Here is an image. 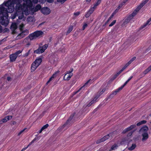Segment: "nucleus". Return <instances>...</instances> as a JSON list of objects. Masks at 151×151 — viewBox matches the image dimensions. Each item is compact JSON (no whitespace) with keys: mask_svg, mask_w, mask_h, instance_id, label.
<instances>
[{"mask_svg":"<svg viewBox=\"0 0 151 151\" xmlns=\"http://www.w3.org/2000/svg\"><path fill=\"white\" fill-rule=\"evenodd\" d=\"M29 6L26 5L24 3L23 5L21 4L16 5L15 6V10L16 13L19 14V19H22L24 17V14L25 15H29L30 13V11L29 9Z\"/></svg>","mask_w":151,"mask_h":151,"instance_id":"obj_1","label":"nucleus"},{"mask_svg":"<svg viewBox=\"0 0 151 151\" xmlns=\"http://www.w3.org/2000/svg\"><path fill=\"white\" fill-rule=\"evenodd\" d=\"M8 12H9V11L4 7L3 4L1 5L0 7V15L2 14V16L0 17V23L5 26H6L9 22Z\"/></svg>","mask_w":151,"mask_h":151,"instance_id":"obj_2","label":"nucleus"},{"mask_svg":"<svg viewBox=\"0 0 151 151\" xmlns=\"http://www.w3.org/2000/svg\"><path fill=\"white\" fill-rule=\"evenodd\" d=\"M22 0H12V1H7L5 4L4 5L7 7L6 9L9 11V13L13 12L14 9V4H20Z\"/></svg>","mask_w":151,"mask_h":151,"instance_id":"obj_3","label":"nucleus"},{"mask_svg":"<svg viewBox=\"0 0 151 151\" xmlns=\"http://www.w3.org/2000/svg\"><path fill=\"white\" fill-rule=\"evenodd\" d=\"M148 128L146 126L142 127L139 130V133L142 134V141H146L149 137V135L147 133V131Z\"/></svg>","mask_w":151,"mask_h":151,"instance_id":"obj_4","label":"nucleus"},{"mask_svg":"<svg viewBox=\"0 0 151 151\" xmlns=\"http://www.w3.org/2000/svg\"><path fill=\"white\" fill-rule=\"evenodd\" d=\"M43 32L42 31H36L30 34L28 37L26 38L25 40H28L29 39L31 40L35 39L41 36L43 34Z\"/></svg>","mask_w":151,"mask_h":151,"instance_id":"obj_5","label":"nucleus"},{"mask_svg":"<svg viewBox=\"0 0 151 151\" xmlns=\"http://www.w3.org/2000/svg\"><path fill=\"white\" fill-rule=\"evenodd\" d=\"M42 62V60L41 58H38L37 59L32 63L31 65V71H34L36 69L37 67L40 65Z\"/></svg>","mask_w":151,"mask_h":151,"instance_id":"obj_6","label":"nucleus"},{"mask_svg":"<svg viewBox=\"0 0 151 151\" xmlns=\"http://www.w3.org/2000/svg\"><path fill=\"white\" fill-rule=\"evenodd\" d=\"M74 116V114L71 115L69 119L67 120L65 123L62 127L60 129L62 130H65L69 126L70 124V122Z\"/></svg>","mask_w":151,"mask_h":151,"instance_id":"obj_7","label":"nucleus"},{"mask_svg":"<svg viewBox=\"0 0 151 151\" xmlns=\"http://www.w3.org/2000/svg\"><path fill=\"white\" fill-rule=\"evenodd\" d=\"M48 45L45 44L42 46H40L38 49L34 51V53L37 54H40L43 52L47 48Z\"/></svg>","mask_w":151,"mask_h":151,"instance_id":"obj_8","label":"nucleus"},{"mask_svg":"<svg viewBox=\"0 0 151 151\" xmlns=\"http://www.w3.org/2000/svg\"><path fill=\"white\" fill-rule=\"evenodd\" d=\"M41 9V6L40 4L37 5L34 8H32L29 6V9L30 11L29 14H33L35 12H36Z\"/></svg>","mask_w":151,"mask_h":151,"instance_id":"obj_9","label":"nucleus"},{"mask_svg":"<svg viewBox=\"0 0 151 151\" xmlns=\"http://www.w3.org/2000/svg\"><path fill=\"white\" fill-rule=\"evenodd\" d=\"M139 10H138L137 9V8L136 9L134 10L132 14L129 15V16L125 20V22L127 23L129 22L130 20L132 19L133 17H134L137 13V12Z\"/></svg>","mask_w":151,"mask_h":151,"instance_id":"obj_10","label":"nucleus"},{"mask_svg":"<svg viewBox=\"0 0 151 151\" xmlns=\"http://www.w3.org/2000/svg\"><path fill=\"white\" fill-rule=\"evenodd\" d=\"M112 133H110L104 136L100 139L97 140L96 141V143L97 144L99 143L100 142L104 141L106 139L111 138L112 135Z\"/></svg>","mask_w":151,"mask_h":151,"instance_id":"obj_11","label":"nucleus"},{"mask_svg":"<svg viewBox=\"0 0 151 151\" xmlns=\"http://www.w3.org/2000/svg\"><path fill=\"white\" fill-rule=\"evenodd\" d=\"M41 12L43 14L47 15L50 13L51 10L48 7H44L41 9Z\"/></svg>","mask_w":151,"mask_h":151,"instance_id":"obj_12","label":"nucleus"},{"mask_svg":"<svg viewBox=\"0 0 151 151\" xmlns=\"http://www.w3.org/2000/svg\"><path fill=\"white\" fill-rule=\"evenodd\" d=\"M124 87H123V86H122L121 87L116 89L115 91H113L112 93L109 95V98H110L113 97L114 95H116Z\"/></svg>","mask_w":151,"mask_h":151,"instance_id":"obj_13","label":"nucleus"},{"mask_svg":"<svg viewBox=\"0 0 151 151\" xmlns=\"http://www.w3.org/2000/svg\"><path fill=\"white\" fill-rule=\"evenodd\" d=\"M17 28V23L15 22L12 23L11 26V29L13 33H14L15 32V30Z\"/></svg>","mask_w":151,"mask_h":151,"instance_id":"obj_14","label":"nucleus"},{"mask_svg":"<svg viewBox=\"0 0 151 151\" xmlns=\"http://www.w3.org/2000/svg\"><path fill=\"white\" fill-rule=\"evenodd\" d=\"M95 8H95L94 6L93 7L91 8L88 11L87 13L86 14V17L87 18L89 17L91 14L94 11Z\"/></svg>","mask_w":151,"mask_h":151,"instance_id":"obj_15","label":"nucleus"},{"mask_svg":"<svg viewBox=\"0 0 151 151\" xmlns=\"http://www.w3.org/2000/svg\"><path fill=\"white\" fill-rule=\"evenodd\" d=\"M136 126V125H131L129 127L125 129L123 132V133H125L127 132L130 131L132 129L134 128Z\"/></svg>","mask_w":151,"mask_h":151,"instance_id":"obj_16","label":"nucleus"},{"mask_svg":"<svg viewBox=\"0 0 151 151\" xmlns=\"http://www.w3.org/2000/svg\"><path fill=\"white\" fill-rule=\"evenodd\" d=\"M149 0H143L142 3L137 7V9L138 10H139Z\"/></svg>","mask_w":151,"mask_h":151,"instance_id":"obj_17","label":"nucleus"},{"mask_svg":"<svg viewBox=\"0 0 151 151\" xmlns=\"http://www.w3.org/2000/svg\"><path fill=\"white\" fill-rule=\"evenodd\" d=\"M24 1L26 5L29 6V5L30 4L31 2L35 3H37L38 1V0H23Z\"/></svg>","mask_w":151,"mask_h":151,"instance_id":"obj_18","label":"nucleus"},{"mask_svg":"<svg viewBox=\"0 0 151 151\" xmlns=\"http://www.w3.org/2000/svg\"><path fill=\"white\" fill-rule=\"evenodd\" d=\"M150 70H151V65H150L147 69H146L143 72V73L142 74H141V76H142L141 77H142L144 76L146 74H147V73H148Z\"/></svg>","mask_w":151,"mask_h":151,"instance_id":"obj_19","label":"nucleus"},{"mask_svg":"<svg viewBox=\"0 0 151 151\" xmlns=\"http://www.w3.org/2000/svg\"><path fill=\"white\" fill-rule=\"evenodd\" d=\"M26 33V34H25V33L24 32H22L17 36L16 38V39H20L24 37L26 35H27L28 34V32H27Z\"/></svg>","mask_w":151,"mask_h":151,"instance_id":"obj_20","label":"nucleus"},{"mask_svg":"<svg viewBox=\"0 0 151 151\" xmlns=\"http://www.w3.org/2000/svg\"><path fill=\"white\" fill-rule=\"evenodd\" d=\"M99 96V95L98 96H96L95 97V98L93 99V100L88 104H87V106H91L92 104L95 103L96 101L98 99Z\"/></svg>","mask_w":151,"mask_h":151,"instance_id":"obj_21","label":"nucleus"},{"mask_svg":"<svg viewBox=\"0 0 151 151\" xmlns=\"http://www.w3.org/2000/svg\"><path fill=\"white\" fill-rule=\"evenodd\" d=\"M17 56L14 54H12L10 56V61L13 62L15 61Z\"/></svg>","mask_w":151,"mask_h":151,"instance_id":"obj_22","label":"nucleus"},{"mask_svg":"<svg viewBox=\"0 0 151 151\" xmlns=\"http://www.w3.org/2000/svg\"><path fill=\"white\" fill-rule=\"evenodd\" d=\"M91 81V79L89 80L86 83H85L82 86L81 88H80L77 91L75 92V94L77 93L78 92H79L82 89H84L83 88L86 86V85L88 83L90 82V81Z\"/></svg>","mask_w":151,"mask_h":151,"instance_id":"obj_23","label":"nucleus"},{"mask_svg":"<svg viewBox=\"0 0 151 151\" xmlns=\"http://www.w3.org/2000/svg\"><path fill=\"white\" fill-rule=\"evenodd\" d=\"M73 73H71L70 74L67 75V77H66V76H65V75L63 77L64 80L67 81L69 80L73 76Z\"/></svg>","mask_w":151,"mask_h":151,"instance_id":"obj_24","label":"nucleus"},{"mask_svg":"<svg viewBox=\"0 0 151 151\" xmlns=\"http://www.w3.org/2000/svg\"><path fill=\"white\" fill-rule=\"evenodd\" d=\"M27 21L28 22H33L34 21V18L32 16H29L27 19Z\"/></svg>","mask_w":151,"mask_h":151,"instance_id":"obj_25","label":"nucleus"},{"mask_svg":"<svg viewBox=\"0 0 151 151\" xmlns=\"http://www.w3.org/2000/svg\"><path fill=\"white\" fill-rule=\"evenodd\" d=\"M136 146V145L135 144H133L132 146L128 148V149L130 151L134 150Z\"/></svg>","mask_w":151,"mask_h":151,"instance_id":"obj_26","label":"nucleus"},{"mask_svg":"<svg viewBox=\"0 0 151 151\" xmlns=\"http://www.w3.org/2000/svg\"><path fill=\"white\" fill-rule=\"evenodd\" d=\"M73 68H70V70L69 71H67L65 73V76H66L68 74L69 75V74H70L71 73H72V72H73Z\"/></svg>","mask_w":151,"mask_h":151,"instance_id":"obj_27","label":"nucleus"},{"mask_svg":"<svg viewBox=\"0 0 151 151\" xmlns=\"http://www.w3.org/2000/svg\"><path fill=\"white\" fill-rule=\"evenodd\" d=\"M73 29V26H70L67 31L66 35H68L69 33Z\"/></svg>","mask_w":151,"mask_h":151,"instance_id":"obj_28","label":"nucleus"},{"mask_svg":"<svg viewBox=\"0 0 151 151\" xmlns=\"http://www.w3.org/2000/svg\"><path fill=\"white\" fill-rule=\"evenodd\" d=\"M151 24V18L147 22L143 25V27H144L147 24L150 25Z\"/></svg>","mask_w":151,"mask_h":151,"instance_id":"obj_29","label":"nucleus"},{"mask_svg":"<svg viewBox=\"0 0 151 151\" xmlns=\"http://www.w3.org/2000/svg\"><path fill=\"white\" fill-rule=\"evenodd\" d=\"M118 147V146L116 144H114L111 147V149L112 150H115Z\"/></svg>","mask_w":151,"mask_h":151,"instance_id":"obj_30","label":"nucleus"},{"mask_svg":"<svg viewBox=\"0 0 151 151\" xmlns=\"http://www.w3.org/2000/svg\"><path fill=\"white\" fill-rule=\"evenodd\" d=\"M17 16H18L19 17V14L17 13H15L13 15H12L11 16V18L12 19H14Z\"/></svg>","mask_w":151,"mask_h":151,"instance_id":"obj_31","label":"nucleus"},{"mask_svg":"<svg viewBox=\"0 0 151 151\" xmlns=\"http://www.w3.org/2000/svg\"><path fill=\"white\" fill-rule=\"evenodd\" d=\"M133 76H130L128 79L125 82L124 84L122 85V86H123V87H124L128 83V82L132 78Z\"/></svg>","mask_w":151,"mask_h":151,"instance_id":"obj_32","label":"nucleus"},{"mask_svg":"<svg viewBox=\"0 0 151 151\" xmlns=\"http://www.w3.org/2000/svg\"><path fill=\"white\" fill-rule=\"evenodd\" d=\"M136 59L135 57H134L131 58L130 60L127 63V64L129 65L132 62H133Z\"/></svg>","mask_w":151,"mask_h":151,"instance_id":"obj_33","label":"nucleus"},{"mask_svg":"<svg viewBox=\"0 0 151 151\" xmlns=\"http://www.w3.org/2000/svg\"><path fill=\"white\" fill-rule=\"evenodd\" d=\"M125 2H123L122 3V4H120L119 6H118V7L116 9V10L115 11H116V12H117L119 10V9H120V8H121L122 6L124 4V3H125Z\"/></svg>","mask_w":151,"mask_h":151,"instance_id":"obj_34","label":"nucleus"},{"mask_svg":"<svg viewBox=\"0 0 151 151\" xmlns=\"http://www.w3.org/2000/svg\"><path fill=\"white\" fill-rule=\"evenodd\" d=\"M101 0H98L97 2L93 6L95 8H96V7L99 5L100 3L101 2Z\"/></svg>","mask_w":151,"mask_h":151,"instance_id":"obj_35","label":"nucleus"},{"mask_svg":"<svg viewBox=\"0 0 151 151\" xmlns=\"http://www.w3.org/2000/svg\"><path fill=\"white\" fill-rule=\"evenodd\" d=\"M49 126V125L48 124H46L45 125L43 126V127L41 128L43 130H44L45 129L47 128Z\"/></svg>","mask_w":151,"mask_h":151,"instance_id":"obj_36","label":"nucleus"},{"mask_svg":"<svg viewBox=\"0 0 151 151\" xmlns=\"http://www.w3.org/2000/svg\"><path fill=\"white\" fill-rule=\"evenodd\" d=\"M30 50H29L28 51V52H26L24 54V55H23V56H24V57H27L28 56V55L30 54Z\"/></svg>","mask_w":151,"mask_h":151,"instance_id":"obj_37","label":"nucleus"},{"mask_svg":"<svg viewBox=\"0 0 151 151\" xmlns=\"http://www.w3.org/2000/svg\"><path fill=\"white\" fill-rule=\"evenodd\" d=\"M22 51H21V50H19L17 51V52H16L15 53H14V54L17 57L18 55L19 54H20L21 53V52H22Z\"/></svg>","mask_w":151,"mask_h":151,"instance_id":"obj_38","label":"nucleus"},{"mask_svg":"<svg viewBox=\"0 0 151 151\" xmlns=\"http://www.w3.org/2000/svg\"><path fill=\"white\" fill-rule=\"evenodd\" d=\"M116 20H114L109 25V27H111L113 26L116 22Z\"/></svg>","mask_w":151,"mask_h":151,"instance_id":"obj_39","label":"nucleus"},{"mask_svg":"<svg viewBox=\"0 0 151 151\" xmlns=\"http://www.w3.org/2000/svg\"><path fill=\"white\" fill-rule=\"evenodd\" d=\"M66 0H57V1L61 3V4H63Z\"/></svg>","mask_w":151,"mask_h":151,"instance_id":"obj_40","label":"nucleus"},{"mask_svg":"<svg viewBox=\"0 0 151 151\" xmlns=\"http://www.w3.org/2000/svg\"><path fill=\"white\" fill-rule=\"evenodd\" d=\"M80 14V12H74V15H75L76 17H77Z\"/></svg>","mask_w":151,"mask_h":151,"instance_id":"obj_41","label":"nucleus"},{"mask_svg":"<svg viewBox=\"0 0 151 151\" xmlns=\"http://www.w3.org/2000/svg\"><path fill=\"white\" fill-rule=\"evenodd\" d=\"M59 72H60V71H59V70L57 71L56 72H55V73H54L52 75V76H51V77H52V78H53L55 77L56 76V74H57V73H59Z\"/></svg>","mask_w":151,"mask_h":151,"instance_id":"obj_42","label":"nucleus"},{"mask_svg":"<svg viewBox=\"0 0 151 151\" xmlns=\"http://www.w3.org/2000/svg\"><path fill=\"white\" fill-rule=\"evenodd\" d=\"M129 65L127 63L124 67H123L122 69L123 71Z\"/></svg>","mask_w":151,"mask_h":151,"instance_id":"obj_43","label":"nucleus"},{"mask_svg":"<svg viewBox=\"0 0 151 151\" xmlns=\"http://www.w3.org/2000/svg\"><path fill=\"white\" fill-rule=\"evenodd\" d=\"M87 24L86 23H84L83 24V28H82V29L83 30H84V29H85L87 27Z\"/></svg>","mask_w":151,"mask_h":151,"instance_id":"obj_44","label":"nucleus"},{"mask_svg":"<svg viewBox=\"0 0 151 151\" xmlns=\"http://www.w3.org/2000/svg\"><path fill=\"white\" fill-rule=\"evenodd\" d=\"M27 129V128H25L23 130H21L20 132L18 133V135L19 136L21 134H22L25 129Z\"/></svg>","mask_w":151,"mask_h":151,"instance_id":"obj_45","label":"nucleus"},{"mask_svg":"<svg viewBox=\"0 0 151 151\" xmlns=\"http://www.w3.org/2000/svg\"><path fill=\"white\" fill-rule=\"evenodd\" d=\"M105 91V88H103L102 90L101 91V92H100V93H99V95H97V96H98L99 95V96H100V95L102 94V93H103Z\"/></svg>","mask_w":151,"mask_h":151,"instance_id":"obj_46","label":"nucleus"},{"mask_svg":"<svg viewBox=\"0 0 151 151\" xmlns=\"http://www.w3.org/2000/svg\"><path fill=\"white\" fill-rule=\"evenodd\" d=\"M6 117V118L7 121H8V120L11 119L12 118V116H8Z\"/></svg>","mask_w":151,"mask_h":151,"instance_id":"obj_47","label":"nucleus"},{"mask_svg":"<svg viewBox=\"0 0 151 151\" xmlns=\"http://www.w3.org/2000/svg\"><path fill=\"white\" fill-rule=\"evenodd\" d=\"M53 79V78H52V77H51L49 79V81L47 82L46 84L47 85L48 84V83L52 80Z\"/></svg>","mask_w":151,"mask_h":151,"instance_id":"obj_48","label":"nucleus"},{"mask_svg":"<svg viewBox=\"0 0 151 151\" xmlns=\"http://www.w3.org/2000/svg\"><path fill=\"white\" fill-rule=\"evenodd\" d=\"M113 16H114V15H113V14H112V15H111V16H110L109 18L107 20V22H109L111 19L112 18V17H113Z\"/></svg>","mask_w":151,"mask_h":151,"instance_id":"obj_49","label":"nucleus"},{"mask_svg":"<svg viewBox=\"0 0 151 151\" xmlns=\"http://www.w3.org/2000/svg\"><path fill=\"white\" fill-rule=\"evenodd\" d=\"M7 120L6 117H5V118L2 119V121L3 122H7Z\"/></svg>","mask_w":151,"mask_h":151,"instance_id":"obj_50","label":"nucleus"},{"mask_svg":"<svg viewBox=\"0 0 151 151\" xmlns=\"http://www.w3.org/2000/svg\"><path fill=\"white\" fill-rule=\"evenodd\" d=\"M123 71V70L121 69V70H120L117 73V75H116V76L115 78L118 75H119Z\"/></svg>","mask_w":151,"mask_h":151,"instance_id":"obj_51","label":"nucleus"},{"mask_svg":"<svg viewBox=\"0 0 151 151\" xmlns=\"http://www.w3.org/2000/svg\"><path fill=\"white\" fill-rule=\"evenodd\" d=\"M132 133H133L132 132H130L128 134L127 136L128 137L130 136H131L132 135Z\"/></svg>","mask_w":151,"mask_h":151,"instance_id":"obj_52","label":"nucleus"},{"mask_svg":"<svg viewBox=\"0 0 151 151\" xmlns=\"http://www.w3.org/2000/svg\"><path fill=\"white\" fill-rule=\"evenodd\" d=\"M49 3H52L54 1V0H46Z\"/></svg>","mask_w":151,"mask_h":151,"instance_id":"obj_53","label":"nucleus"},{"mask_svg":"<svg viewBox=\"0 0 151 151\" xmlns=\"http://www.w3.org/2000/svg\"><path fill=\"white\" fill-rule=\"evenodd\" d=\"M141 124H144L146 123L147 122V121L145 120H144L141 121Z\"/></svg>","mask_w":151,"mask_h":151,"instance_id":"obj_54","label":"nucleus"},{"mask_svg":"<svg viewBox=\"0 0 151 151\" xmlns=\"http://www.w3.org/2000/svg\"><path fill=\"white\" fill-rule=\"evenodd\" d=\"M4 31L5 32H8L9 31V29L7 28H5L4 29Z\"/></svg>","mask_w":151,"mask_h":151,"instance_id":"obj_55","label":"nucleus"},{"mask_svg":"<svg viewBox=\"0 0 151 151\" xmlns=\"http://www.w3.org/2000/svg\"><path fill=\"white\" fill-rule=\"evenodd\" d=\"M34 140H32V142H31L28 145V146H29L32 143H34Z\"/></svg>","mask_w":151,"mask_h":151,"instance_id":"obj_56","label":"nucleus"},{"mask_svg":"<svg viewBox=\"0 0 151 151\" xmlns=\"http://www.w3.org/2000/svg\"><path fill=\"white\" fill-rule=\"evenodd\" d=\"M141 124H141V122L140 121V122H139L138 123L137 125V126H139Z\"/></svg>","mask_w":151,"mask_h":151,"instance_id":"obj_57","label":"nucleus"},{"mask_svg":"<svg viewBox=\"0 0 151 151\" xmlns=\"http://www.w3.org/2000/svg\"><path fill=\"white\" fill-rule=\"evenodd\" d=\"M2 31V27L0 25V33H1Z\"/></svg>","mask_w":151,"mask_h":151,"instance_id":"obj_58","label":"nucleus"},{"mask_svg":"<svg viewBox=\"0 0 151 151\" xmlns=\"http://www.w3.org/2000/svg\"><path fill=\"white\" fill-rule=\"evenodd\" d=\"M11 78L10 77H8L7 78V80L8 81H9L11 80Z\"/></svg>","mask_w":151,"mask_h":151,"instance_id":"obj_59","label":"nucleus"},{"mask_svg":"<svg viewBox=\"0 0 151 151\" xmlns=\"http://www.w3.org/2000/svg\"><path fill=\"white\" fill-rule=\"evenodd\" d=\"M42 131L43 130L41 129L39 131V133H41Z\"/></svg>","mask_w":151,"mask_h":151,"instance_id":"obj_60","label":"nucleus"},{"mask_svg":"<svg viewBox=\"0 0 151 151\" xmlns=\"http://www.w3.org/2000/svg\"><path fill=\"white\" fill-rule=\"evenodd\" d=\"M16 123H17V122H16L14 121V122H13L12 123V124L13 125H15L16 124Z\"/></svg>","mask_w":151,"mask_h":151,"instance_id":"obj_61","label":"nucleus"},{"mask_svg":"<svg viewBox=\"0 0 151 151\" xmlns=\"http://www.w3.org/2000/svg\"><path fill=\"white\" fill-rule=\"evenodd\" d=\"M86 1L88 3H89L91 1V0H86Z\"/></svg>","mask_w":151,"mask_h":151,"instance_id":"obj_62","label":"nucleus"},{"mask_svg":"<svg viewBox=\"0 0 151 151\" xmlns=\"http://www.w3.org/2000/svg\"><path fill=\"white\" fill-rule=\"evenodd\" d=\"M29 146H28V145L26 147H25V148H24V149L25 150H26V149H27L28 147H29Z\"/></svg>","mask_w":151,"mask_h":151,"instance_id":"obj_63","label":"nucleus"},{"mask_svg":"<svg viewBox=\"0 0 151 151\" xmlns=\"http://www.w3.org/2000/svg\"><path fill=\"white\" fill-rule=\"evenodd\" d=\"M151 114H150L149 115L148 117H151Z\"/></svg>","mask_w":151,"mask_h":151,"instance_id":"obj_64","label":"nucleus"}]
</instances>
